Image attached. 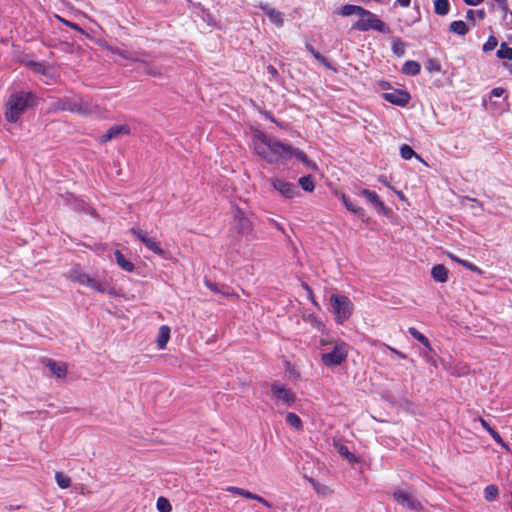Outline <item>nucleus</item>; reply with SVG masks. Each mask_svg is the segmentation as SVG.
<instances>
[{"label":"nucleus","instance_id":"f257e3e1","mask_svg":"<svg viewBox=\"0 0 512 512\" xmlns=\"http://www.w3.org/2000/svg\"><path fill=\"white\" fill-rule=\"evenodd\" d=\"M253 146L257 155L269 163H277L293 157V148L291 146L272 139L265 134L255 136Z\"/></svg>","mask_w":512,"mask_h":512},{"label":"nucleus","instance_id":"f03ea898","mask_svg":"<svg viewBox=\"0 0 512 512\" xmlns=\"http://www.w3.org/2000/svg\"><path fill=\"white\" fill-rule=\"evenodd\" d=\"M321 361L326 367L340 366L348 357L349 346L342 340H320Z\"/></svg>","mask_w":512,"mask_h":512},{"label":"nucleus","instance_id":"7ed1b4c3","mask_svg":"<svg viewBox=\"0 0 512 512\" xmlns=\"http://www.w3.org/2000/svg\"><path fill=\"white\" fill-rule=\"evenodd\" d=\"M35 96L30 92H19L12 94L5 108V119L9 122L15 123L20 116L34 105Z\"/></svg>","mask_w":512,"mask_h":512},{"label":"nucleus","instance_id":"20e7f679","mask_svg":"<svg viewBox=\"0 0 512 512\" xmlns=\"http://www.w3.org/2000/svg\"><path fill=\"white\" fill-rule=\"evenodd\" d=\"M68 277L74 282H77L81 285L88 286L99 293L111 294L112 288L105 281H98L92 277H90L87 273H85L79 266H75L71 268L68 272Z\"/></svg>","mask_w":512,"mask_h":512},{"label":"nucleus","instance_id":"39448f33","mask_svg":"<svg viewBox=\"0 0 512 512\" xmlns=\"http://www.w3.org/2000/svg\"><path fill=\"white\" fill-rule=\"evenodd\" d=\"M358 16L359 19L352 25V29L358 31L376 30L384 34L390 32L389 27L369 10L363 8V12L359 13Z\"/></svg>","mask_w":512,"mask_h":512},{"label":"nucleus","instance_id":"423d86ee","mask_svg":"<svg viewBox=\"0 0 512 512\" xmlns=\"http://www.w3.org/2000/svg\"><path fill=\"white\" fill-rule=\"evenodd\" d=\"M330 305L337 323L340 324L346 321L353 312V303L348 297L344 295H331Z\"/></svg>","mask_w":512,"mask_h":512},{"label":"nucleus","instance_id":"0eeeda50","mask_svg":"<svg viewBox=\"0 0 512 512\" xmlns=\"http://www.w3.org/2000/svg\"><path fill=\"white\" fill-rule=\"evenodd\" d=\"M394 500L404 509L412 512H419L423 506L421 502L409 491L401 487L393 490Z\"/></svg>","mask_w":512,"mask_h":512},{"label":"nucleus","instance_id":"6e6552de","mask_svg":"<svg viewBox=\"0 0 512 512\" xmlns=\"http://www.w3.org/2000/svg\"><path fill=\"white\" fill-rule=\"evenodd\" d=\"M271 397L276 405L292 406L296 401V394L285 385L274 382L271 385Z\"/></svg>","mask_w":512,"mask_h":512},{"label":"nucleus","instance_id":"1a4fd4ad","mask_svg":"<svg viewBox=\"0 0 512 512\" xmlns=\"http://www.w3.org/2000/svg\"><path fill=\"white\" fill-rule=\"evenodd\" d=\"M272 187L284 198L293 199L299 196V190L297 185L294 183L288 182L284 179L278 177H272L269 180Z\"/></svg>","mask_w":512,"mask_h":512},{"label":"nucleus","instance_id":"9d476101","mask_svg":"<svg viewBox=\"0 0 512 512\" xmlns=\"http://www.w3.org/2000/svg\"><path fill=\"white\" fill-rule=\"evenodd\" d=\"M130 232L139 239L149 250L157 255L164 256L165 251L161 248L160 243L154 238L148 237L147 233L139 228L133 227Z\"/></svg>","mask_w":512,"mask_h":512},{"label":"nucleus","instance_id":"9b49d317","mask_svg":"<svg viewBox=\"0 0 512 512\" xmlns=\"http://www.w3.org/2000/svg\"><path fill=\"white\" fill-rule=\"evenodd\" d=\"M234 220H235V228L238 231V233L242 235H248L253 231V223L252 221L245 216V214L237 209L234 214Z\"/></svg>","mask_w":512,"mask_h":512},{"label":"nucleus","instance_id":"f8f14e48","mask_svg":"<svg viewBox=\"0 0 512 512\" xmlns=\"http://www.w3.org/2000/svg\"><path fill=\"white\" fill-rule=\"evenodd\" d=\"M75 113L80 115H98L100 114V108L98 105L93 104L92 102L76 97V109Z\"/></svg>","mask_w":512,"mask_h":512},{"label":"nucleus","instance_id":"ddd939ff","mask_svg":"<svg viewBox=\"0 0 512 512\" xmlns=\"http://www.w3.org/2000/svg\"><path fill=\"white\" fill-rule=\"evenodd\" d=\"M383 97L386 101L398 106H405L410 100V95L407 92L397 89L384 93Z\"/></svg>","mask_w":512,"mask_h":512},{"label":"nucleus","instance_id":"4468645a","mask_svg":"<svg viewBox=\"0 0 512 512\" xmlns=\"http://www.w3.org/2000/svg\"><path fill=\"white\" fill-rule=\"evenodd\" d=\"M359 195L363 196L368 203H370L378 213H382L385 210V205L379 196L369 189H361Z\"/></svg>","mask_w":512,"mask_h":512},{"label":"nucleus","instance_id":"2eb2a0df","mask_svg":"<svg viewBox=\"0 0 512 512\" xmlns=\"http://www.w3.org/2000/svg\"><path fill=\"white\" fill-rule=\"evenodd\" d=\"M226 491L243 496L248 499L256 500V501L260 502L262 505L266 506L267 508H271V504L268 501H266L263 497H261L257 494H254L248 490H245L243 488H239V487H235V486H228L226 488Z\"/></svg>","mask_w":512,"mask_h":512},{"label":"nucleus","instance_id":"dca6fc26","mask_svg":"<svg viewBox=\"0 0 512 512\" xmlns=\"http://www.w3.org/2000/svg\"><path fill=\"white\" fill-rule=\"evenodd\" d=\"M264 13L268 16L270 22L277 27H282L284 24V15L282 12L270 7L267 4H260L259 6Z\"/></svg>","mask_w":512,"mask_h":512},{"label":"nucleus","instance_id":"f3484780","mask_svg":"<svg viewBox=\"0 0 512 512\" xmlns=\"http://www.w3.org/2000/svg\"><path fill=\"white\" fill-rule=\"evenodd\" d=\"M129 128L126 125H118L111 127L108 132L102 136V141L107 142L116 139L120 135L128 134Z\"/></svg>","mask_w":512,"mask_h":512},{"label":"nucleus","instance_id":"a211bd4d","mask_svg":"<svg viewBox=\"0 0 512 512\" xmlns=\"http://www.w3.org/2000/svg\"><path fill=\"white\" fill-rule=\"evenodd\" d=\"M55 109L62 110V111H70V112L75 113L76 97H72V98L66 97V98L59 99L55 103Z\"/></svg>","mask_w":512,"mask_h":512},{"label":"nucleus","instance_id":"6ab92c4d","mask_svg":"<svg viewBox=\"0 0 512 512\" xmlns=\"http://www.w3.org/2000/svg\"><path fill=\"white\" fill-rule=\"evenodd\" d=\"M47 366L49 367L50 371L58 378L64 377L67 373V367L62 362H56L54 360L49 359L47 361Z\"/></svg>","mask_w":512,"mask_h":512},{"label":"nucleus","instance_id":"aec40b11","mask_svg":"<svg viewBox=\"0 0 512 512\" xmlns=\"http://www.w3.org/2000/svg\"><path fill=\"white\" fill-rule=\"evenodd\" d=\"M432 277L435 281L444 283L448 278V270L443 265H436L431 270Z\"/></svg>","mask_w":512,"mask_h":512},{"label":"nucleus","instance_id":"412c9836","mask_svg":"<svg viewBox=\"0 0 512 512\" xmlns=\"http://www.w3.org/2000/svg\"><path fill=\"white\" fill-rule=\"evenodd\" d=\"M339 198L341 199L342 203L345 205L347 210L359 216L364 215V209L355 205L345 194H340Z\"/></svg>","mask_w":512,"mask_h":512},{"label":"nucleus","instance_id":"4be33fe9","mask_svg":"<svg viewBox=\"0 0 512 512\" xmlns=\"http://www.w3.org/2000/svg\"><path fill=\"white\" fill-rule=\"evenodd\" d=\"M115 259L117 264L126 272H132L135 268L134 264L127 260L120 251H115Z\"/></svg>","mask_w":512,"mask_h":512},{"label":"nucleus","instance_id":"5701e85b","mask_svg":"<svg viewBox=\"0 0 512 512\" xmlns=\"http://www.w3.org/2000/svg\"><path fill=\"white\" fill-rule=\"evenodd\" d=\"M170 338V328L166 325H162L159 328L157 344L160 349H163Z\"/></svg>","mask_w":512,"mask_h":512},{"label":"nucleus","instance_id":"b1692460","mask_svg":"<svg viewBox=\"0 0 512 512\" xmlns=\"http://www.w3.org/2000/svg\"><path fill=\"white\" fill-rule=\"evenodd\" d=\"M420 69H421V66L418 62L409 60L404 63V65L402 67V72L406 75L414 76V75L419 74Z\"/></svg>","mask_w":512,"mask_h":512},{"label":"nucleus","instance_id":"393cba45","mask_svg":"<svg viewBox=\"0 0 512 512\" xmlns=\"http://www.w3.org/2000/svg\"><path fill=\"white\" fill-rule=\"evenodd\" d=\"M450 3L449 0H435L434 11L436 14L445 16L449 13Z\"/></svg>","mask_w":512,"mask_h":512},{"label":"nucleus","instance_id":"a878e982","mask_svg":"<svg viewBox=\"0 0 512 512\" xmlns=\"http://www.w3.org/2000/svg\"><path fill=\"white\" fill-rule=\"evenodd\" d=\"M449 30L457 35H465L468 32L469 28L464 21L458 20L453 21L450 24Z\"/></svg>","mask_w":512,"mask_h":512},{"label":"nucleus","instance_id":"bb28decb","mask_svg":"<svg viewBox=\"0 0 512 512\" xmlns=\"http://www.w3.org/2000/svg\"><path fill=\"white\" fill-rule=\"evenodd\" d=\"M361 12H363V8L361 6L351 4L344 5L340 10V14L344 17L359 15Z\"/></svg>","mask_w":512,"mask_h":512},{"label":"nucleus","instance_id":"cd10ccee","mask_svg":"<svg viewBox=\"0 0 512 512\" xmlns=\"http://www.w3.org/2000/svg\"><path fill=\"white\" fill-rule=\"evenodd\" d=\"M286 423L289 426L295 428L296 430H301L302 427H303L302 420L300 419V417L298 415H296L293 412L287 413V415H286Z\"/></svg>","mask_w":512,"mask_h":512},{"label":"nucleus","instance_id":"c85d7f7f","mask_svg":"<svg viewBox=\"0 0 512 512\" xmlns=\"http://www.w3.org/2000/svg\"><path fill=\"white\" fill-rule=\"evenodd\" d=\"M499 494L498 487L496 485L490 484L484 489V498L488 502H493L497 499Z\"/></svg>","mask_w":512,"mask_h":512},{"label":"nucleus","instance_id":"c756f323","mask_svg":"<svg viewBox=\"0 0 512 512\" xmlns=\"http://www.w3.org/2000/svg\"><path fill=\"white\" fill-rule=\"evenodd\" d=\"M55 480H56L57 485L62 489H66V488L70 487V485H71L70 477L66 476L62 472L55 473Z\"/></svg>","mask_w":512,"mask_h":512},{"label":"nucleus","instance_id":"7c9ffc66","mask_svg":"<svg viewBox=\"0 0 512 512\" xmlns=\"http://www.w3.org/2000/svg\"><path fill=\"white\" fill-rule=\"evenodd\" d=\"M497 57L512 60V47H509L506 43H502L497 51Z\"/></svg>","mask_w":512,"mask_h":512},{"label":"nucleus","instance_id":"2f4dec72","mask_svg":"<svg viewBox=\"0 0 512 512\" xmlns=\"http://www.w3.org/2000/svg\"><path fill=\"white\" fill-rule=\"evenodd\" d=\"M409 333L415 338L417 339L420 343H422L425 347L429 348L430 349V343H429V340L428 338L423 335L422 333H420L416 328L414 327H410L409 328Z\"/></svg>","mask_w":512,"mask_h":512},{"label":"nucleus","instance_id":"473e14b6","mask_svg":"<svg viewBox=\"0 0 512 512\" xmlns=\"http://www.w3.org/2000/svg\"><path fill=\"white\" fill-rule=\"evenodd\" d=\"M299 184L304 191L312 192L314 190V182L311 176H303L299 179Z\"/></svg>","mask_w":512,"mask_h":512},{"label":"nucleus","instance_id":"72a5a7b5","mask_svg":"<svg viewBox=\"0 0 512 512\" xmlns=\"http://www.w3.org/2000/svg\"><path fill=\"white\" fill-rule=\"evenodd\" d=\"M400 154L401 157L405 160H410L414 156L419 158V156L414 152V150L409 145L406 144L401 146Z\"/></svg>","mask_w":512,"mask_h":512},{"label":"nucleus","instance_id":"f704fd0d","mask_svg":"<svg viewBox=\"0 0 512 512\" xmlns=\"http://www.w3.org/2000/svg\"><path fill=\"white\" fill-rule=\"evenodd\" d=\"M293 156H295L298 160H300L307 167L312 168V169L316 168V165L314 163H312L303 152L293 149Z\"/></svg>","mask_w":512,"mask_h":512},{"label":"nucleus","instance_id":"c9c22d12","mask_svg":"<svg viewBox=\"0 0 512 512\" xmlns=\"http://www.w3.org/2000/svg\"><path fill=\"white\" fill-rule=\"evenodd\" d=\"M157 509L160 512H170L172 510V506L166 498L159 497L157 500Z\"/></svg>","mask_w":512,"mask_h":512},{"label":"nucleus","instance_id":"e433bc0d","mask_svg":"<svg viewBox=\"0 0 512 512\" xmlns=\"http://www.w3.org/2000/svg\"><path fill=\"white\" fill-rule=\"evenodd\" d=\"M392 50L397 56L402 57L405 53V44L400 39L394 40Z\"/></svg>","mask_w":512,"mask_h":512},{"label":"nucleus","instance_id":"4c0bfd02","mask_svg":"<svg viewBox=\"0 0 512 512\" xmlns=\"http://www.w3.org/2000/svg\"><path fill=\"white\" fill-rule=\"evenodd\" d=\"M307 49L319 62L324 64L327 68H331L327 59L324 56H322L319 52L315 51L313 47H311L310 45H307Z\"/></svg>","mask_w":512,"mask_h":512},{"label":"nucleus","instance_id":"58836bf2","mask_svg":"<svg viewBox=\"0 0 512 512\" xmlns=\"http://www.w3.org/2000/svg\"><path fill=\"white\" fill-rule=\"evenodd\" d=\"M497 44H498V41H497L496 37L490 36L488 38V40L484 43L483 50L484 51H492L496 48Z\"/></svg>","mask_w":512,"mask_h":512},{"label":"nucleus","instance_id":"ea45409f","mask_svg":"<svg viewBox=\"0 0 512 512\" xmlns=\"http://www.w3.org/2000/svg\"><path fill=\"white\" fill-rule=\"evenodd\" d=\"M490 435L506 451H510V447L505 443V441L501 438V436L499 435V433L495 429L493 431H491Z\"/></svg>","mask_w":512,"mask_h":512},{"label":"nucleus","instance_id":"a19ab883","mask_svg":"<svg viewBox=\"0 0 512 512\" xmlns=\"http://www.w3.org/2000/svg\"><path fill=\"white\" fill-rule=\"evenodd\" d=\"M459 264L464 266V267H466L467 269L477 273V274H482L483 273L482 270L478 266H476L475 264H473V263H471V262H469L467 260L459 261Z\"/></svg>","mask_w":512,"mask_h":512},{"label":"nucleus","instance_id":"79ce46f5","mask_svg":"<svg viewBox=\"0 0 512 512\" xmlns=\"http://www.w3.org/2000/svg\"><path fill=\"white\" fill-rule=\"evenodd\" d=\"M339 453L346 457L350 462L355 460V456L353 453H351L346 446H341L339 448Z\"/></svg>","mask_w":512,"mask_h":512},{"label":"nucleus","instance_id":"37998d69","mask_svg":"<svg viewBox=\"0 0 512 512\" xmlns=\"http://www.w3.org/2000/svg\"><path fill=\"white\" fill-rule=\"evenodd\" d=\"M426 68L428 71L432 72V71H440V65L438 62H436L435 60H429L426 64Z\"/></svg>","mask_w":512,"mask_h":512},{"label":"nucleus","instance_id":"c03bdc74","mask_svg":"<svg viewBox=\"0 0 512 512\" xmlns=\"http://www.w3.org/2000/svg\"><path fill=\"white\" fill-rule=\"evenodd\" d=\"M31 66H32V69L36 73L45 74L46 68H45V66L43 64H41V63H32Z\"/></svg>","mask_w":512,"mask_h":512},{"label":"nucleus","instance_id":"a18cd8bd","mask_svg":"<svg viewBox=\"0 0 512 512\" xmlns=\"http://www.w3.org/2000/svg\"><path fill=\"white\" fill-rule=\"evenodd\" d=\"M504 93H505V90L503 88L497 87V88L492 89L491 96L501 97V96H503Z\"/></svg>","mask_w":512,"mask_h":512},{"label":"nucleus","instance_id":"49530a36","mask_svg":"<svg viewBox=\"0 0 512 512\" xmlns=\"http://www.w3.org/2000/svg\"><path fill=\"white\" fill-rule=\"evenodd\" d=\"M478 420H479L480 424L482 425V427H483V428H484V429H485L489 434L491 433V431H493V430H494V429L489 425V423H488L485 419H483V418H481V417H480Z\"/></svg>","mask_w":512,"mask_h":512},{"label":"nucleus","instance_id":"de8ad7c7","mask_svg":"<svg viewBox=\"0 0 512 512\" xmlns=\"http://www.w3.org/2000/svg\"><path fill=\"white\" fill-rule=\"evenodd\" d=\"M501 7L502 11L507 14L508 13V6H507V0H495Z\"/></svg>","mask_w":512,"mask_h":512},{"label":"nucleus","instance_id":"09e8293b","mask_svg":"<svg viewBox=\"0 0 512 512\" xmlns=\"http://www.w3.org/2000/svg\"><path fill=\"white\" fill-rule=\"evenodd\" d=\"M111 51H112L113 53L118 54L119 56H121V57H123V58H125V59H132V57H131V56H129V55H127L126 53L121 52V51H119V50H117V49H111ZM133 60H136V59H135V58H133Z\"/></svg>","mask_w":512,"mask_h":512},{"label":"nucleus","instance_id":"8fccbe9b","mask_svg":"<svg viewBox=\"0 0 512 512\" xmlns=\"http://www.w3.org/2000/svg\"><path fill=\"white\" fill-rule=\"evenodd\" d=\"M467 5L477 6L481 4L484 0H463Z\"/></svg>","mask_w":512,"mask_h":512},{"label":"nucleus","instance_id":"3c124183","mask_svg":"<svg viewBox=\"0 0 512 512\" xmlns=\"http://www.w3.org/2000/svg\"><path fill=\"white\" fill-rule=\"evenodd\" d=\"M469 201L473 203L472 207H479L480 209H483L482 203L479 202L477 199L469 198Z\"/></svg>","mask_w":512,"mask_h":512},{"label":"nucleus","instance_id":"603ef678","mask_svg":"<svg viewBox=\"0 0 512 512\" xmlns=\"http://www.w3.org/2000/svg\"><path fill=\"white\" fill-rule=\"evenodd\" d=\"M205 284H206V286H207L210 290L215 291V292H218V288H217V285H216V284H214V283H212V282H210V281H206V282H205Z\"/></svg>","mask_w":512,"mask_h":512},{"label":"nucleus","instance_id":"864d4df0","mask_svg":"<svg viewBox=\"0 0 512 512\" xmlns=\"http://www.w3.org/2000/svg\"><path fill=\"white\" fill-rule=\"evenodd\" d=\"M397 3L402 7H408L411 3V0H397Z\"/></svg>","mask_w":512,"mask_h":512},{"label":"nucleus","instance_id":"5fc2aeb1","mask_svg":"<svg viewBox=\"0 0 512 512\" xmlns=\"http://www.w3.org/2000/svg\"><path fill=\"white\" fill-rule=\"evenodd\" d=\"M267 70H268V73L272 76H276L278 74L276 68L271 65L268 66Z\"/></svg>","mask_w":512,"mask_h":512},{"label":"nucleus","instance_id":"6e6d98bb","mask_svg":"<svg viewBox=\"0 0 512 512\" xmlns=\"http://www.w3.org/2000/svg\"><path fill=\"white\" fill-rule=\"evenodd\" d=\"M475 12L473 10H468L466 14V18L473 21Z\"/></svg>","mask_w":512,"mask_h":512},{"label":"nucleus","instance_id":"4d7b16f0","mask_svg":"<svg viewBox=\"0 0 512 512\" xmlns=\"http://www.w3.org/2000/svg\"><path fill=\"white\" fill-rule=\"evenodd\" d=\"M390 351H392L393 353L397 354L399 357L401 358H405V355L399 351H397L396 349L394 348H391V347H387Z\"/></svg>","mask_w":512,"mask_h":512},{"label":"nucleus","instance_id":"13d9d810","mask_svg":"<svg viewBox=\"0 0 512 512\" xmlns=\"http://www.w3.org/2000/svg\"><path fill=\"white\" fill-rule=\"evenodd\" d=\"M475 13L477 14L478 18H480V19H484L485 15H486V13H485V11L483 9L478 10Z\"/></svg>","mask_w":512,"mask_h":512},{"label":"nucleus","instance_id":"bf43d9fd","mask_svg":"<svg viewBox=\"0 0 512 512\" xmlns=\"http://www.w3.org/2000/svg\"><path fill=\"white\" fill-rule=\"evenodd\" d=\"M379 181H380L383 185H385V186H387V187H390V185L388 184V182H387V180H386V177H385V176H381V177H379Z\"/></svg>","mask_w":512,"mask_h":512},{"label":"nucleus","instance_id":"052dcab7","mask_svg":"<svg viewBox=\"0 0 512 512\" xmlns=\"http://www.w3.org/2000/svg\"><path fill=\"white\" fill-rule=\"evenodd\" d=\"M449 257H450L453 261H455V262H457V263H459V261H464L463 259H460V258H458L457 256H455V255H453V254H449Z\"/></svg>","mask_w":512,"mask_h":512},{"label":"nucleus","instance_id":"680f3d73","mask_svg":"<svg viewBox=\"0 0 512 512\" xmlns=\"http://www.w3.org/2000/svg\"><path fill=\"white\" fill-rule=\"evenodd\" d=\"M506 67H507L509 73L512 74V64L506 65Z\"/></svg>","mask_w":512,"mask_h":512},{"label":"nucleus","instance_id":"e2e57ef3","mask_svg":"<svg viewBox=\"0 0 512 512\" xmlns=\"http://www.w3.org/2000/svg\"><path fill=\"white\" fill-rule=\"evenodd\" d=\"M151 75H159L160 73L154 70L149 71Z\"/></svg>","mask_w":512,"mask_h":512},{"label":"nucleus","instance_id":"0e129e2a","mask_svg":"<svg viewBox=\"0 0 512 512\" xmlns=\"http://www.w3.org/2000/svg\"><path fill=\"white\" fill-rule=\"evenodd\" d=\"M70 26H71L72 28H74V29H77V25H75V24H71Z\"/></svg>","mask_w":512,"mask_h":512},{"label":"nucleus","instance_id":"69168bd1","mask_svg":"<svg viewBox=\"0 0 512 512\" xmlns=\"http://www.w3.org/2000/svg\"><path fill=\"white\" fill-rule=\"evenodd\" d=\"M509 14H510V17H511V22H512V12H509Z\"/></svg>","mask_w":512,"mask_h":512}]
</instances>
